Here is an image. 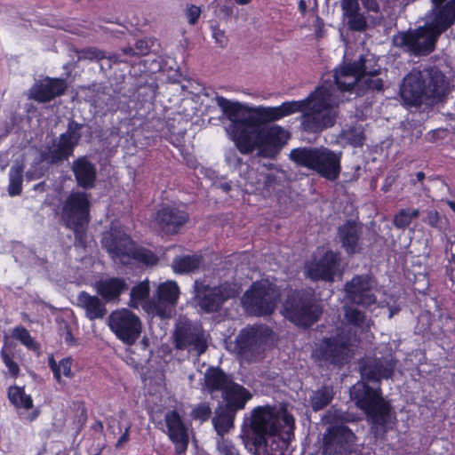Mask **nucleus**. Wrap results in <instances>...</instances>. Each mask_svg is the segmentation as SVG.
I'll return each instance as SVG.
<instances>
[{"label":"nucleus","instance_id":"f257e3e1","mask_svg":"<svg viewBox=\"0 0 455 455\" xmlns=\"http://www.w3.org/2000/svg\"><path fill=\"white\" fill-rule=\"evenodd\" d=\"M373 54L360 55L352 63L335 70L334 81L324 80L308 96L300 100L286 101V116L299 112L300 128L308 134H319L335 125L339 115L342 91H350L359 76L379 73Z\"/></svg>","mask_w":455,"mask_h":455},{"label":"nucleus","instance_id":"f03ea898","mask_svg":"<svg viewBox=\"0 0 455 455\" xmlns=\"http://www.w3.org/2000/svg\"><path fill=\"white\" fill-rule=\"evenodd\" d=\"M284 422V403L266 404L252 409L247 437L255 455H284V438L281 435Z\"/></svg>","mask_w":455,"mask_h":455},{"label":"nucleus","instance_id":"7ed1b4c3","mask_svg":"<svg viewBox=\"0 0 455 455\" xmlns=\"http://www.w3.org/2000/svg\"><path fill=\"white\" fill-rule=\"evenodd\" d=\"M451 91L450 82L437 67L413 68L403 78L400 96L406 106L420 107L443 101Z\"/></svg>","mask_w":455,"mask_h":455},{"label":"nucleus","instance_id":"20e7f679","mask_svg":"<svg viewBox=\"0 0 455 455\" xmlns=\"http://www.w3.org/2000/svg\"><path fill=\"white\" fill-rule=\"evenodd\" d=\"M349 395L351 401L364 412L374 437L382 438L393 427L395 417L391 404L383 397L380 387L358 381L350 388Z\"/></svg>","mask_w":455,"mask_h":455},{"label":"nucleus","instance_id":"39448f33","mask_svg":"<svg viewBox=\"0 0 455 455\" xmlns=\"http://www.w3.org/2000/svg\"><path fill=\"white\" fill-rule=\"evenodd\" d=\"M358 419L354 412L331 407L323 417V421L330 425L323 435V455H347L355 435L345 424Z\"/></svg>","mask_w":455,"mask_h":455},{"label":"nucleus","instance_id":"423d86ee","mask_svg":"<svg viewBox=\"0 0 455 455\" xmlns=\"http://www.w3.org/2000/svg\"><path fill=\"white\" fill-rule=\"evenodd\" d=\"M60 218L66 228L74 233V245L85 249L92 219L89 195L84 191H71L62 204Z\"/></svg>","mask_w":455,"mask_h":455},{"label":"nucleus","instance_id":"0eeeda50","mask_svg":"<svg viewBox=\"0 0 455 455\" xmlns=\"http://www.w3.org/2000/svg\"><path fill=\"white\" fill-rule=\"evenodd\" d=\"M217 105L231 122L228 131L236 148L242 154H251L254 150L256 133L260 127L250 120L249 116L244 117L243 106L238 102H232L223 96H216Z\"/></svg>","mask_w":455,"mask_h":455},{"label":"nucleus","instance_id":"6e6552de","mask_svg":"<svg viewBox=\"0 0 455 455\" xmlns=\"http://www.w3.org/2000/svg\"><path fill=\"white\" fill-rule=\"evenodd\" d=\"M342 153L325 148L304 147L292 149L289 157L297 165L307 167L315 172L321 177L334 181L341 171L340 160Z\"/></svg>","mask_w":455,"mask_h":455},{"label":"nucleus","instance_id":"1a4fd4ad","mask_svg":"<svg viewBox=\"0 0 455 455\" xmlns=\"http://www.w3.org/2000/svg\"><path fill=\"white\" fill-rule=\"evenodd\" d=\"M241 291V286L231 281H224L217 285L196 281L194 300L203 313L214 314L220 312L229 299L238 297Z\"/></svg>","mask_w":455,"mask_h":455},{"label":"nucleus","instance_id":"9d476101","mask_svg":"<svg viewBox=\"0 0 455 455\" xmlns=\"http://www.w3.org/2000/svg\"><path fill=\"white\" fill-rule=\"evenodd\" d=\"M323 307L313 291H291L286 299V318L299 327L308 328L315 323Z\"/></svg>","mask_w":455,"mask_h":455},{"label":"nucleus","instance_id":"9b49d317","mask_svg":"<svg viewBox=\"0 0 455 455\" xmlns=\"http://www.w3.org/2000/svg\"><path fill=\"white\" fill-rule=\"evenodd\" d=\"M272 334V330L262 324L247 325L235 337L234 352L247 363L257 362L263 352V346Z\"/></svg>","mask_w":455,"mask_h":455},{"label":"nucleus","instance_id":"f8f14e48","mask_svg":"<svg viewBox=\"0 0 455 455\" xmlns=\"http://www.w3.org/2000/svg\"><path fill=\"white\" fill-rule=\"evenodd\" d=\"M454 23L455 20L429 11L426 15L425 26L413 29L414 57L427 56L434 52L441 34Z\"/></svg>","mask_w":455,"mask_h":455},{"label":"nucleus","instance_id":"ddd939ff","mask_svg":"<svg viewBox=\"0 0 455 455\" xmlns=\"http://www.w3.org/2000/svg\"><path fill=\"white\" fill-rule=\"evenodd\" d=\"M83 126V124L74 119L69 120L67 131L60 135L58 143L53 140L54 148H48L41 152V160L52 165L68 160L73 156L76 147L79 144Z\"/></svg>","mask_w":455,"mask_h":455},{"label":"nucleus","instance_id":"4468645a","mask_svg":"<svg viewBox=\"0 0 455 455\" xmlns=\"http://www.w3.org/2000/svg\"><path fill=\"white\" fill-rule=\"evenodd\" d=\"M275 289L262 282L252 283L242 298L244 308L256 316L270 315L275 308Z\"/></svg>","mask_w":455,"mask_h":455},{"label":"nucleus","instance_id":"2eb2a0df","mask_svg":"<svg viewBox=\"0 0 455 455\" xmlns=\"http://www.w3.org/2000/svg\"><path fill=\"white\" fill-rule=\"evenodd\" d=\"M108 326L118 339L129 346L133 345L141 333L140 317L128 309L113 311L108 317Z\"/></svg>","mask_w":455,"mask_h":455},{"label":"nucleus","instance_id":"dca6fc26","mask_svg":"<svg viewBox=\"0 0 455 455\" xmlns=\"http://www.w3.org/2000/svg\"><path fill=\"white\" fill-rule=\"evenodd\" d=\"M135 241L120 227H111L103 233L102 248L109 258L124 266L129 264V255Z\"/></svg>","mask_w":455,"mask_h":455},{"label":"nucleus","instance_id":"f3484780","mask_svg":"<svg viewBox=\"0 0 455 455\" xmlns=\"http://www.w3.org/2000/svg\"><path fill=\"white\" fill-rule=\"evenodd\" d=\"M316 353L321 360L341 368L351 358L349 338L340 333L335 337L324 338Z\"/></svg>","mask_w":455,"mask_h":455},{"label":"nucleus","instance_id":"a211bd4d","mask_svg":"<svg viewBox=\"0 0 455 455\" xmlns=\"http://www.w3.org/2000/svg\"><path fill=\"white\" fill-rule=\"evenodd\" d=\"M376 281L370 275H357L347 282L344 287L346 298L353 304L369 307L377 302L374 291Z\"/></svg>","mask_w":455,"mask_h":455},{"label":"nucleus","instance_id":"6ab92c4d","mask_svg":"<svg viewBox=\"0 0 455 455\" xmlns=\"http://www.w3.org/2000/svg\"><path fill=\"white\" fill-rule=\"evenodd\" d=\"M189 214L186 210L164 204L155 213L153 223L164 235H175L188 222Z\"/></svg>","mask_w":455,"mask_h":455},{"label":"nucleus","instance_id":"aec40b11","mask_svg":"<svg viewBox=\"0 0 455 455\" xmlns=\"http://www.w3.org/2000/svg\"><path fill=\"white\" fill-rule=\"evenodd\" d=\"M283 132V128L277 125L260 127L256 133L254 144V149H258V155L262 157L275 158L284 144L282 140Z\"/></svg>","mask_w":455,"mask_h":455},{"label":"nucleus","instance_id":"412c9836","mask_svg":"<svg viewBox=\"0 0 455 455\" xmlns=\"http://www.w3.org/2000/svg\"><path fill=\"white\" fill-rule=\"evenodd\" d=\"M173 339L177 349L192 347L198 355L204 354L208 347L203 331L196 329L190 322H181L176 326Z\"/></svg>","mask_w":455,"mask_h":455},{"label":"nucleus","instance_id":"4be33fe9","mask_svg":"<svg viewBox=\"0 0 455 455\" xmlns=\"http://www.w3.org/2000/svg\"><path fill=\"white\" fill-rule=\"evenodd\" d=\"M340 255L332 251H326L317 261H311L305 267L307 275L312 280L333 282L339 271Z\"/></svg>","mask_w":455,"mask_h":455},{"label":"nucleus","instance_id":"5701e85b","mask_svg":"<svg viewBox=\"0 0 455 455\" xmlns=\"http://www.w3.org/2000/svg\"><path fill=\"white\" fill-rule=\"evenodd\" d=\"M164 419L167 434L174 444L175 452L178 455L185 453L188 446L189 437L180 413L176 410L170 411L165 414Z\"/></svg>","mask_w":455,"mask_h":455},{"label":"nucleus","instance_id":"b1692460","mask_svg":"<svg viewBox=\"0 0 455 455\" xmlns=\"http://www.w3.org/2000/svg\"><path fill=\"white\" fill-rule=\"evenodd\" d=\"M68 89L67 82L62 78L45 77L35 84L30 90V98L39 103H47L63 95Z\"/></svg>","mask_w":455,"mask_h":455},{"label":"nucleus","instance_id":"393cba45","mask_svg":"<svg viewBox=\"0 0 455 455\" xmlns=\"http://www.w3.org/2000/svg\"><path fill=\"white\" fill-rule=\"evenodd\" d=\"M396 362L391 355L374 359L361 368L362 378L367 381L379 382L393 375Z\"/></svg>","mask_w":455,"mask_h":455},{"label":"nucleus","instance_id":"a878e982","mask_svg":"<svg viewBox=\"0 0 455 455\" xmlns=\"http://www.w3.org/2000/svg\"><path fill=\"white\" fill-rule=\"evenodd\" d=\"M71 171L79 188L88 190L95 187L97 169L87 156H79L73 161Z\"/></svg>","mask_w":455,"mask_h":455},{"label":"nucleus","instance_id":"bb28decb","mask_svg":"<svg viewBox=\"0 0 455 455\" xmlns=\"http://www.w3.org/2000/svg\"><path fill=\"white\" fill-rule=\"evenodd\" d=\"M251 398L252 395L250 390L233 381L222 393L223 402L219 403L237 413L245 408L246 403Z\"/></svg>","mask_w":455,"mask_h":455},{"label":"nucleus","instance_id":"cd10ccee","mask_svg":"<svg viewBox=\"0 0 455 455\" xmlns=\"http://www.w3.org/2000/svg\"><path fill=\"white\" fill-rule=\"evenodd\" d=\"M94 288L105 302H115L119 301L121 295L129 289V285L125 279L113 276L96 281Z\"/></svg>","mask_w":455,"mask_h":455},{"label":"nucleus","instance_id":"c85d7f7f","mask_svg":"<svg viewBox=\"0 0 455 455\" xmlns=\"http://www.w3.org/2000/svg\"><path fill=\"white\" fill-rule=\"evenodd\" d=\"M363 235L362 226L354 220H347L338 229V236L342 247L349 255L359 252L360 240Z\"/></svg>","mask_w":455,"mask_h":455},{"label":"nucleus","instance_id":"c756f323","mask_svg":"<svg viewBox=\"0 0 455 455\" xmlns=\"http://www.w3.org/2000/svg\"><path fill=\"white\" fill-rule=\"evenodd\" d=\"M233 381L220 366H209L204 375L203 389L209 395L216 392L222 394Z\"/></svg>","mask_w":455,"mask_h":455},{"label":"nucleus","instance_id":"7c9ffc66","mask_svg":"<svg viewBox=\"0 0 455 455\" xmlns=\"http://www.w3.org/2000/svg\"><path fill=\"white\" fill-rule=\"evenodd\" d=\"M77 302L78 306L84 310L85 316L91 321L103 319L108 313L106 302L85 291L78 294Z\"/></svg>","mask_w":455,"mask_h":455},{"label":"nucleus","instance_id":"2f4dec72","mask_svg":"<svg viewBox=\"0 0 455 455\" xmlns=\"http://www.w3.org/2000/svg\"><path fill=\"white\" fill-rule=\"evenodd\" d=\"M341 9L350 30L362 32L366 29L367 20L365 16L360 12L358 0L341 1Z\"/></svg>","mask_w":455,"mask_h":455},{"label":"nucleus","instance_id":"473e14b6","mask_svg":"<svg viewBox=\"0 0 455 455\" xmlns=\"http://www.w3.org/2000/svg\"><path fill=\"white\" fill-rule=\"evenodd\" d=\"M429 315H422L419 317V322H426L427 326L419 331H429L433 335L437 337L447 336L455 331V319H453L449 314H440L438 319H435L434 323H429Z\"/></svg>","mask_w":455,"mask_h":455},{"label":"nucleus","instance_id":"72a5a7b5","mask_svg":"<svg viewBox=\"0 0 455 455\" xmlns=\"http://www.w3.org/2000/svg\"><path fill=\"white\" fill-rule=\"evenodd\" d=\"M236 412L228 410L226 407L218 403L212 418V426L220 436H224L230 429L235 427Z\"/></svg>","mask_w":455,"mask_h":455},{"label":"nucleus","instance_id":"f704fd0d","mask_svg":"<svg viewBox=\"0 0 455 455\" xmlns=\"http://www.w3.org/2000/svg\"><path fill=\"white\" fill-rule=\"evenodd\" d=\"M74 360L71 356H67L57 362L54 358L53 354L48 356L47 364L52 372L53 379L55 381L64 386L66 385L63 377L67 379H73L75 377V371L72 370Z\"/></svg>","mask_w":455,"mask_h":455},{"label":"nucleus","instance_id":"c9c22d12","mask_svg":"<svg viewBox=\"0 0 455 455\" xmlns=\"http://www.w3.org/2000/svg\"><path fill=\"white\" fill-rule=\"evenodd\" d=\"M250 120L258 127L284 117V102L275 108L258 107L251 109L248 115Z\"/></svg>","mask_w":455,"mask_h":455},{"label":"nucleus","instance_id":"e433bc0d","mask_svg":"<svg viewBox=\"0 0 455 455\" xmlns=\"http://www.w3.org/2000/svg\"><path fill=\"white\" fill-rule=\"evenodd\" d=\"M204 263L202 254H192L177 256L172 262V267L174 273L179 275L194 273L200 268Z\"/></svg>","mask_w":455,"mask_h":455},{"label":"nucleus","instance_id":"4c0bfd02","mask_svg":"<svg viewBox=\"0 0 455 455\" xmlns=\"http://www.w3.org/2000/svg\"><path fill=\"white\" fill-rule=\"evenodd\" d=\"M279 187H281L280 181L274 174H260L256 181L255 192L261 195L264 198L273 196L280 200Z\"/></svg>","mask_w":455,"mask_h":455},{"label":"nucleus","instance_id":"58836bf2","mask_svg":"<svg viewBox=\"0 0 455 455\" xmlns=\"http://www.w3.org/2000/svg\"><path fill=\"white\" fill-rule=\"evenodd\" d=\"M379 76V73H373L359 76L356 84H353L349 92H355L357 95H363L383 91L384 82Z\"/></svg>","mask_w":455,"mask_h":455},{"label":"nucleus","instance_id":"ea45409f","mask_svg":"<svg viewBox=\"0 0 455 455\" xmlns=\"http://www.w3.org/2000/svg\"><path fill=\"white\" fill-rule=\"evenodd\" d=\"M391 44L393 47L398 49L401 52L414 56L413 29L399 31L392 36Z\"/></svg>","mask_w":455,"mask_h":455},{"label":"nucleus","instance_id":"a19ab883","mask_svg":"<svg viewBox=\"0 0 455 455\" xmlns=\"http://www.w3.org/2000/svg\"><path fill=\"white\" fill-rule=\"evenodd\" d=\"M132 260L143 264L147 267H152L158 263L159 259L153 251L138 245L135 242L129 255V264Z\"/></svg>","mask_w":455,"mask_h":455},{"label":"nucleus","instance_id":"79ce46f5","mask_svg":"<svg viewBox=\"0 0 455 455\" xmlns=\"http://www.w3.org/2000/svg\"><path fill=\"white\" fill-rule=\"evenodd\" d=\"M8 398L16 408L32 409L33 399L30 395H27L24 387L12 386L8 388Z\"/></svg>","mask_w":455,"mask_h":455},{"label":"nucleus","instance_id":"37998d69","mask_svg":"<svg viewBox=\"0 0 455 455\" xmlns=\"http://www.w3.org/2000/svg\"><path fill=\"white\" fill-rule=\"evenodd\" d=\"M24 166L22 164H13L9 171L8 194L11 196H20L22 193Z\"/></svg>","mask_w":455,"mask_h":455},{"label":"nucleus","instance_id":"c03bdc74","mask_svg":"<svg viewBox=\"0 0 455 455\" xmlns=\"http://www.w3.org/2000/svg\"><path fill=\"white\" fill-rule=\"evenodd\" d=\"M334 392L331 387L323 386L315 391L310 397V404L315 411L323 410L333 399Z\"/></svg>","mask_w":455,"mask_h":455},{"label":"nucleus","instance_id":"a18cd8bd","mask_svg":"<svg viewBox=\"0 0 455 455\" xmlns=\"http://www.w3.org/2000/svg\"><path fill=\"white\" fill-rule=\"evenodd\" d=\"M180 293L179 285L175 281H167L161 283L156 291L157 299L165 300L171 305H176Z\"/></svg>","mask_w":455,"mask_h":455},{"label":"nucleus","instance_id":"49530a36","mask_svg":"<svg viewBox=\"0 0 455 455\" xmlns=\"http://www.w3.org/2000/svg\"><path fill=\"white\" fill-rule=\"evenodd\" d=\"M343 310L344 318L348 324L362 329H363L364 326H366L367 329L370 327L364 312L354 307L353 306L347 305L343 307Z\"/></svg>","mask_w":455,"mask_h":455},{"label":"nucleus","instance_id":"de8ad7c7","mask_svg":"<svg viewBox=\"0 0 455 455\" xmlns=\"http://www.w3.org/2000/svg\"><path fill=\"white\" fill-rule=\"evenodd\" d=\"M430 12L455 20V0H430Z\"/></svg>","mask_w":455,"mask_h":455},{"label":"nucleus","instance_id":"09e8293b","mask_svg":"<svg viewBox=\"0 0 455 455\" xmlns=\"http://www.w3.org/2000/svg\"><path fill=\"white\" fill-rule=\"evenodd\" d=\"M340 139L353 147H361L364 140L363 131L361 127H349L341 132Z\"/></svg>","mask_w":455,"mask_h":455},{"label":"nucleus","instance_id":"8fccbe9b","mask_svg":"<svg viewBox=\"0 0 455 455\" xmlns=\"http://www.w3.org/2000/svg\"><path fill=\"white\" fill-rule=\"evenodd\" d=\"M150 291L149 283L147 281L140 282L134 285L130 292V306L135 307V304L141 302L148 298Z\"/></svg>","mask_w":455,"mask_h":455},{"label":"nucleus","instance_id":"3c124183","mask_svg":"<svg viewBox=\"0 0 455 455\" xmlns=\"http://www.w3.org/2000/svg\"><path fill=\"white\" fill-rule=\"evenodd\" d=\"M212 405L209 402H201L195 405L190 412V417L192 419L196 421H200L201 423L208 421L212 419Z\"/></svg>","mask_w":455,"mask_h":455},{"label":"nucleus","instance_id":"603ef678","mask_svg":"<svg viewBox=\"0 0 455 455\" xmlns=\"http://www.w3.org/2000/svg\"><path fill=\"white\" fill-rule=\"evenodd\" d=\"M12 335L30 350H36L38 347V345L33 339L29 331L22 325L14 327L12 329Z\"/></svg>","mask_w":455,"mask_h":455},{"label":"nucleus","instance_id":"864d4df0","mask_svg":"<svg viewBox=\"0 0 455 455\" xmlns=\"http://www.w3.org/2000/svg\"><path fill=\"white\" fill-rule=\"evenodd\" d=\"M402 139L404 143L411 144L422 136L420 125H416L411 122L402 124Z\"/></svg>","mask_w":455,"mask_h":455},{"label":"nucleus","instance_id":"5fc2aeb1","mask_svg":"<svg viewBox=\"0 0 455 455\" xmlns=\"http://www.w3.org/2000/svg\"><path fill=\"white\" fill-rule=\"evenodd\" d=\"M175 305H171V303L156 299V301L152 304L153 312L161 318H169L172 315V309Z\"/></svg>","mask_w":455,"mask_h":455},{"label":"nucleus","instance_id":"6e6d98bb","mask_svg":"<svg viewBox=\"0 0 455 455\" xmlns=\"http://www.w3.org/2000/svg\"><path fill=\"white\" fill-rule=\"evenodd\" d=\"M0 355L4 365L8 368L11 377L17 379L20 371L19 364L13 361L12 356L6 352L4 348L1 349Z\"/></svg>","mask_w":455,"mask_h":455},{"label":"nucleus","instance_id":"4d7b16f0","mask_svg":"<svg viewBox=\"0 0 455 455\" xmlns=\"http://www.w3.org/2000/svg\"><path fill=\"white\" fill-rule=\"evenodd\" d=\"M393 223L399 229L406 228L411 220L408 214V209H401L394 217Z\"/></svg>","mask_w":455,"mask_h":455},{"label":"nucleus","instance_id":"13d9d810","mask_svg":"<svg viewBox=\"0 0 455 455\" xmlns=\"http://www.w3.org/2000/svg\"><path fill=\"white\" fill-rule=\"evenodd\" d=\"M219 451L222 455H240L233 442L228 439H222L219 443Z\"/></svg>","mask_w":455,"mask_h":455},{"label":"nucleus","instance_id":"bf43d9fd","mask_svg":"<svg viewBox=\"0 0 455 455\" xmlns=\"http://www.w3.org/2000/svg\"><path fill=\"white\" fill-rule=\"evenodd\" d=\"M200 14L201 8L199 6H196L195 4L188 5L186 9V16L190 25H195L197 23Z\"/></svg>","mask_w":455,"mask_h":455},{"label":"nucleus","instance_id":"052dcab7","mask_svg":"<svg viewBox=\"0 0 455 455\" xmlns=\"http://www.w3.org/2000/svg\"><path fill=\"white\" fill-rule=\"evenodd\" d=\"M424 221L433 228H439L442 224V217L436 210H430L427 212Z\"/></svg>","mask_w":455,"mask_h":455},{"label":"nucleus","instance_id":"680f3d73","mask_svg":"<svg viewBox=\"0 0 455 455\" xmlns=\"http://www.w3.org/2000/svg\"><path fill=\"white\" fill-rule=\"evenodd\" d=\"M83 55L90 60H101L106 58L105 52L97 48H89L83 51Z\"/></svg>","mask_w":455,"mask_h":455},{"label":"nucleus","instance_id":"e2e57ef3","mask_svg":"<svg viewBox=\"0 0 455 455\" xmlns=\"http://www.w3.org/2000/svg\"><path fill=\"white\" fill-rule=\"evenodd\" d=\"M212 36L216 40V43L220 47H225L228 44V37L225 36V33L223 30L220 29L219 27L214 26L212 27Z\"/></svg>","mask_w":455,"mask_h":455},{"label":"nucleus","instance_id":"0e129e2a","mask_svg":"<svg viewBox=\"0 0 455 455\" xmlns=\"http://www.w3.org/2000/svg\"><path fill=\"white\" fill-rule=\"evenodd\" d=\"M313 27L315 37L317 39L323 38L325 35L323 20L320 17L316 16Z\"/></svg>","mask_w":455,"mask_h":455},{"label":"nucleus","instance_id":"69168bd1","mask_svg":"<svg viewBox=\"0 0 455 455\" xmlns=\"http://www.w3.org/2000/svg\"><path fill=\"white\" fill-rule=\"evenodd\" d=\"M379 1L380 0H361L363 7L368 12L378 13L379 12Z\"/></svg>","mask_w":455,"mask_h":455},{"label":"nucleus","instance_id":"338daca9","mask_svg":"<svg viewBox=\"0 0 455 455\" xmlns=\"http://www.w3.org/2000/svg\"><path fill=\"white\" fill-rule=\"evenodd\" d=\"M44 175V172L42 170H38L36 165L31 166V168L27 172L26 177L28 180H35L42 178Z\"/></svg>","mask_w":455,"mask_h":455},{"label":"nucleus","instance_id":"774afa93","mask_svg":"<svg viewBox=\"0 0 455 455\" xmlns=\"http://www.w3.org/2000/svg\"><path fill=\"white\" fill-rule=\"evenodd\" d=\"M136 54L146 55L148 52V45L145 40H138L135 44Z\"/></svg>","mask_w":455,"mask_h":455}]
</instances>
